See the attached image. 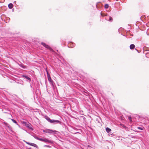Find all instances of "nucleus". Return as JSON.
Here are the masks:
<instances>
[{"label":"nucleus","instance_id":"2eb2a0df","mask_svg":"<svg viewBox=\"0 0 149 149\" xmlns=\"http://www.w3.org/2000/svg\"><path fill=\"white\" fill-rule=\"evenodd\" d=\"M145 54L146 57L149 58V53L147 52L145 53Z\"/></svg>","mask_w":149,"mask_h":149},{"label":"nucleus","instance_id":"f257e3e1","mask_svg":"<svg viewBox=\"0 0 149 149\" xmlns=\"http://www.w3.org/2000/svg\"><path fill=\"white\" fill-rule=\"evenodd\" d=\"M45 118L49 122L51 123H53L54 124H61V122L58 120H51L50 118L47 116H45Z\"/></svg>","mask_w":149,"mask_h":149},{"label":"nucleus","instance_id":"c756f323","mask_svg":"<svg viewBox=\"0 0 149 149\" xmlns=\"http://www.w3.org/2000/svg\"><path fill=\"white\" fill-rule=\"evenodd\" d=\"M27 149H31V148H27Z\"/></svg>","mask_w":149,"mask_h":149},{"label":"nucleus","instance_id":"c85d7f7f","mask_svg":"<svg viewBox=\"0 0 149 149\" xmlns=\"http://www.w3.org/2000/svg\"><path fill=\"white\" fill-rule=\"evenodd\" d=\"M136 49V51H137L139 52V51L138 50H137L136 49Z\"/></svg>","mask_w":149,"mask_h":149},{"label":"nucleus","instance_id":"aec40b11","mask_svg":"<svg viewBox=\"0 0 149 149\" xmlns=\"http://www.w3.org/2000/svg\"><path fill=\"white\" fill-rule=\"evenodd\" d=\"M47 139L46 138H44L43 139V141H44V142H47Z\"/></svg>","mask_w":149,"mask_h":149},{"label":"nucleus","instance_id":"6e6552de","mask_svg":"<svg viewBox=\"0 0 149 149\" xmlns=\"http://www.w3.org/2000/svg\"><path fill=\"white\" fill-rule=\"evenodd\" d=\"M29 145L34 146L35 147L38 148V146L37 145L34 143H30L29 144Z\"/></svg>","mask_w":149,"mask_h":149},{"label":"nucleus","instance_id":"39448f33","mask_svg":"<svg viewBox=\"0 0 149 149\" xmlns=\"http://www.w3.org/2000/svg\"><path fill=\"white\" fill-rule=\"evenodd\" d=\"M75 45V44L72 42H69L68 43V47L69 48H72L74 47Z\"/></svg>","mask_w":149,"mask_h":149},{"label":"nucleus","instance_id":"bb28decb","mask_svg":"<svg viewBox=\"0 0 149 149\" xmlns=\"http://www.w3.org/2000/svg\"><path fill=\"white\" fill-rule=\"evenodd\" d=\"M120 125H121L123 127H125V126H124V125L123 124H120Z\"/></svg>","mask_w":149,"mask_h":149},{"label":"nucleus","instance_id":"a878e982","mask_svg":"<svg viewBox=\"0 0 149 149\" xmlns=\"http://www.w3.org/2000/svg\"><path fill=\"white\" fill-rule=\"evenodd\" d=\"M81 117L83 118L84 120L85 119V118L83 116H81Z\"/></svg>","mask_w":149,"mask_h":149},{"label":"nucleus","instance_id":"b1692460","mask_svg":"<svg viewBox=\"0 0 149 149\" xmlns=\"http://www.w3.org/2000/svg\"><path fill=\"white\" fill-rule=\"evenodd\" d=\"M138 129H140L141 130H143V128L142 127H138Z\"/></svg>","mask_w":149,"mask_h":149},{"label":"nucleus","instance_id":"412c9836","mask_svg":"<svg viewBox=\"0 0 149 149\" xmlns=\"http://www.w3.org/2000/svg\"><path fill=\"white\" fill-rule=\"evenodd\" d=\"M128 118L130 122L132 121V118L130 116H129L128 117Z\"/></svg>","mask_w":149,"mask_h":149},{"label":"nucleus","instance_id":"5701e85b","mask_svg":"<svg viewBox=\"0 0 149 149\" xmlns=\"http://www.w3.org/2000/svg\"><path fill=\"white\" fill-rule=\"evenodd\" d=\"M38 140H39L40 141H43V139L40 138H39Z\"/></svg>","mask_w":149,"mask_h":149},{"label":"nucleus","instance_id":"9b49d317","mask_svg":"<svg viewBox=\"0 0 149 149\" xmlns=\"http://www.w3.org/2000/svg\"><path fill=\"white\" fill-rule=\"evenodd\" d=\"M23 69H26V67L24 66L23 64H21L19 65Z\"/></svg>","mask_w":149,"mask_h":149},{"label":"nucleus","instance_id":"cd10ccee","mask_svg":"<svg viewBox=\"0 0 149 149\" xmlns=\"http://www.w3.org/2000/svg\"><path fill=\"white\" fill-rule=\"evenodd\" d=\"M26 143L29 145V144L30 143L29 142H26Z\"/></svg>","mask_w":149,"mask_h":149},{"label":"nucleus","instance_id":"7ed1b4c3","mask_svg":"<svg viewBox=\"0 0 149 149\" xmlns=\"http://www.w3.org/2000/svg\"><path fill=\"white\" fill-rule=\"evenodd\" d=\"M44 132L50 134H54L56 133V132H58L55 130H52L49 129H46L43 130Z\"/></svg>","mask_w":149,"mask_h":149},{"label":"nucleus","instance_id":"393cba45","mask_svg":"<svg viewBox=\"0 0 149 149\" xmlns=\"http://www.w3.org/2000/svg\"><path fill=\"white\" fill-rule=\"evenodd\" d=\"M33 137L36 139L37 140H38V139H39V137L36 136H33Z\"/></svg>","mask_w":149,"mask_h":149},{"label":"nucleus","instance_id":"423d86ee","mask_svg":"<svg viewBox=\"0 0 149 149\" xmlns=\"http://www.w3.org/2000/svg\"><path fill=\"white\" fill-rule=\"evenodd\" d=\"M143 53L144 54L146 53V52L147 51H149V48L146 47H144L143 48Z\"/></svg>","mask_w":149,"mask_h":149},{"label":"nucleus","instance_id":"0eeeda50","mask_svg":"<svg viewBox=\"0 0 149 149\" xmlns=\"http://www.w3.org/2000/svg\"><path fill=\"white\" fill-rule=\"evenodd\" d=\"M22 77L25 78V79H27L28 80H29L30 81H31V78L27 75H22Z\"/></svg>","mask_w":149,"mask_h":149},{"label":"nucleus","instance_id":"ddd939ff","mask_svg":"<svg viewBox=\"0 0 149 149\" xmlns=\"http://www.w3.org/2000/svg\"><path fill=\"white\" fill-rule=\"evenodd\" d=\"M106 130L107 132L109 133L111 131V129L109 127H107L106 128Z\"/></svg>","mask_w":149,"mask_h":149},{"label":"nucleus","instance_id":"1a4fd4ad","mask_svg":"<svg viewBox=\"0 0 149 149\" xmlns=\"http://www.w3.org/2000/svg\"><path fill=\"white\" fill-rule=\"evenodd\" d=\"M135 47V45L134 44H131L130 46V49H134Z\"/></svg>","mask_w":149,"mask_h":149},{"label":"nucleus","instance_id":"6ab92c4d","mask_svg":"<svg viewBox=\"0 0 149 149\" xmlns=\"http://www.w3.org/2000/svg\"><path fill=\"white\" fill-rule=\"evenodd\" d=\"M109 16L107 15V16H106V18H105L106 19L107 21H109Z\"/></svg>","mask_w":149,"mask_h":149},{"label":"nucleus","instance_id":"2f4dec72","mask_svg":"<svg viewBox=\"0 0 149 149\" xmlns=\"http://www.w3.org/2000/svg\"><path fill=\"white\" fill-rule=\"evenodd\" d=\"M4 149H6L5 148H4Z\"/></svg>","mask_w":149,"mask_h":149},{"label":"nucleus","instance_id":"20e7f679","mask_svg":"<svg viewBox=\"0 0 149 149\" xmlns=\"http://www.w3.org/2000/svg\"><path fill=\"white\" fill-rule=\"evenodd\" d=\"M46 71L47 72L48 80L51 85L53 86V81L50 75L48 72L47 68H46Z\"/></svg>","mask_w":149,"mask_h":149},{"label":"nucleus","instance_id":"4468645a","mask_svg":"<svg viewBox=\"0 0 149 149\" xmlns=\"http://www.w3.org/2000/svg\"><path fill=\"white\" fill-rule=\"evenodd\" d=\"M47 142L49 143H53V142L51 140H49L48 139H47Z\"/></svg>","mask_w":149,"mask_h":149},{"label":"nucleus","instance_id":"f8f14e48","mask_svg":"<svg viewBox=\"0 0 149 149\" xmlns=\"http://www.w3.org/2000/svg\"><path fill=\"white\" fill-rule=\"evenodd\" d=\"M100 14H101V15L102 17H104V16H106L107 15V14L106 13H102L101 12V13Z\"/></svg>","mask_w":149,"mask_h":149},{"label":"nucleus","instance_id":"f03ea898","mask_svg":"<svg viewBox=\"0 0 149 149\" xmlns=\"http://www.w3.org/2000/svg\"><path fill=\"white\" fill-rule=\"evenodd\" d=\"M41 44L45 48H46L47 49H49L50 51L51 52H53V53H54L55 55H56L57 56H59V55L57 53L55 52L54 50H53V49L51 47H50L49 45H47L46 44L43 42H42L41 43Z\"/></svg>","mask_w":149,"mask_h":149},{"label":"nucleus","instance_id":"4be33fe9","mask_svg":"<svg viewBox=\"0 0 149 149\" xmlns=\"http://www.w3.org/2000/svg\"><path fill=\"white\" fill-rule=\"evenodd\" d=\"M44 147H46L48 148H51L52 147L49 145H46L44 146Z\"/></svg>","mask_w":149,"mask_h":149},{"label":"nucleus","instance_id":"7c9ffc66","mask_svg":"<svg viewBox=\"0 0 149 149\" xmlns=\"http://www.w3.org/2000/svg\"><path fill=\"white\" fill-rule=\"evenodd\" d=\"M88 147H90V146H88Z\"/></svg>","mask_w":149,"mask_h":149},{"label":"nucleus","instance_id":"f3484780","mask_svg":"<svg viewBox=\"0 0 149 149\" xmlns=\"http://www.w3.org/2000/svg\"><path fill=\"white\" fill-rule=\"evenodd\" d=\"M109 5L108 4H105L104 5V7L105 8H108L109 7Z\"/></svg>","mask_w":149,"mask_h":149},{"label":"nucleus","instance_id":"a211bd4d","mask_svg":"<svg viewBox=\"0 0 149 149\" xmlns=\"http://www.w3.org/2000/svg\"><path fill=\"white\" fill-rule=\"evenodd\" d=\"M109 21H112L113 20L112 18L110 16H109Z\"/></svg>","mask_w":149,"mask_h":149},{"label":"nucleus","instance_id":"dca6fc26","mask_svg":"<svg viewBox=\"0 0 149 149\" xmlns=\"http://www.w3.org/2000/svg\"><path fill=\"white\" fill-rule=\"evenodd\" d=\"M11 120L14 123H15L17 125H18V124L17 123V122L16 121V120H15L14 119H11Z\"/></svg>","mask_w":149,"mask_h":149},{"label":"nucleus","instance_id":"9d476101","mask_svg":"<svg viewBox=\"0 0 149 149\" xmlns=\"http://www.w3.org/2000/svg\"><path fill=\"white\" fill-rule=\"evenodd\" d=\"M8 7L10 9L12 8L13 7V5L12 3H10L8 5Z\"/></svg>","mask_w":149,"mask_h":149}]
</instances>
